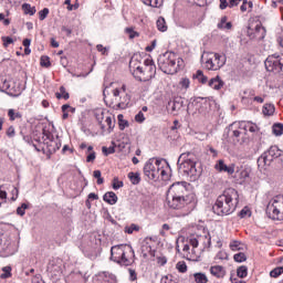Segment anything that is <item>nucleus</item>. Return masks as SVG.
Wrapping results in <instances>:
<instances>
[{
  "label": "nucleus",
  "mask_w": 283,
  "mask_h": 283,
  "mask_svg": "<svg viewBox=\"0 0 283 283\" xmlns=\"http://www.w3.org/2000/svg\"><path fill=\"white\" fill-rule=\"evenodd\" d=\"M208 85L209 87L218 92L224 87V81H222L220 75H217L216 77H212L211 80H209Z\"/></svg>",
  "instance_id": "21"
},
{
  "label": "nucleus",
  "mask_w": 283,
  "mask_h": 283,
  "mask_svg": "<svg viewBox=\"0 0 283 283\" xmlns=\"http://www.w3.org/2000/svg\"><path fill=\"white\" fill-rule=\"evenodd\" d=\"M244 134H247V133L241 128L234 129L232 132V135H233L234 138H240V136H244Z\"/></svg>",
  "instance_id": "57"
},
{
  "label": "nucleus",
  "mask_w": 283,
  "mask_h": 283,
  "mask_svg": "<svg viewBox=\"0 0 283 283\" xmlns=\"http://www.w3.org/2000/svg\"><path fill=\"white\" fill-rule=\"evenodd\" d=\"M39 19L40 21H45V19H48V15L50 14V9L44 8L41 11H39Z\"/></svg>",
  "instance_id": "45"
},
{
  "label": "nucleus",
  "mask_w": 283,
  "mask_h": 283,
  "mask_svg": "<svg viewBox=\"0 0 283 283\" xmlns=\"http://www.w3.org/2000/svg\"><path fill=\"white\" fill-rule=\"evenodd\" d=\"M182 59L174 52H166L158 57V67L164 74H176L180 70Z\"/></svg>",
  "instance_id": "6"
},
{
  "label": "nucleus",
  "mask_w": 283,
  "mask_h": 283,
  "mask_svg": "<svg viewBox=\"0 0 283 283\" xmlns=\"http://www.w3.org/2000/svg\"><path fill=\"white\" fill-rule=\"evenodd\" d=\"M55 97L57 101H61V98H64V101H67L70 98V93L65 90V86L60 87V93H55Z\"/></svg>",
  "instance_id": "31"
},
{
  "label": "nucleus",
  "mask_w": 283,
  "mask_h": 283,
  "mask_svg": "<svg viewBox=\"0 0 283 283\" xmlns=\"http://www.w3.org/2000/svg\"><path fill=\"white\" fill-rule=\"evenodd\" d=\"M113 96L115 98L114 109H127L129 103H132V96L127 92H118V88L113 90Z\"/></svg>",
  "instance_id": "13"
},
{
  "label": "nucleus",
  "mask_w": 283,
  "mask_h": 283,
  "mask_svg": "<svg viewBox=\"0 0 283 283\" xmlns=\"http://www.w3.org/2000/svg\"><path fill=\"white\" fill-rule=\"evenodd\" d=\"M139 227L136 226V224H132L130 227L128 228H125V233H128V234H132L134 233L135 231H139Z\"/></svg>",
  "instance_id": "53"
},
{
  "label": "nucleus",
  "mask_w": 283,
  "mask_h": 283,
  "mask_svg": "<svg viewBox=\"0 0 283 283\" xmlns=\"http://www.w3.org/2000/svg\"><path fill=\"white\" fill-rule=\"evenodd\" d=\"M145 6L150 8H163V0H142Z\"/></svg>",
  "instance_id": "32"
},
{
  "label": "nucleus",
  "mask_w": 283,
  "mask_h": 283,
  "mask_svg": "<svg viewBox=\"0 0 283 283\" xmlns=\"http://www.w3.org/2000/svg\"><path fill=\"white\" fill-rule=\"evenodd\" d=\"M210 274L218 280H222L227 275V270L222 265H212L209 269Z\"/></svg>",
  "instance_id": "19"
},
{
  "label": "nucleus",
  "mask_w": 283,
  "mask_h": 283,
  "mask_svg": "<svg viewBox=\"0 0 283 283\" xmlns=\"http://www.w3.org/2000/svg\"><path fill=\"white\" fill-rule=\"evenodd\" d=\"M216 169L217 171H224L229 176H233L235 174V164L227 166V164H224V160L220 159L216 164Z\"/></svg>",
  "instance_id": "16"
},
{
  "label": "nucleus",
  "mask_w": 283,
  "mask_h": 283,
  "mask_svg": "<svg viewBox=\"0 0 283 283\" xmlns=\"http://www.w3.org/2000/svg\"><path fill=\"white\" fill-rule=\"evenodd\" d=\"M2 41L4 48H8V45H12V43H14V40L10 36H2Z\"/></svg>",
  "instance_id": "54"
},
{
  "label": "nucleus",
  "mask_w": 283,
  "mask_h": 283,
  "mask_svg": "<svg viewBox=\"0 0 283 283\" xmlns=\"http://www.w3.org/2000/svg\"><path fill=\"white\" fill-rule=\"evenodd\" d=\"M12 242L6 238L3 233L0 232V258H10L13 255Z\"/></svg>",
  "instance_id": "14"
},
{
  "label": "nucleus",
  "mask_w": 283,
  "mask_h": 283,
  "mask_svg": "<svg viewBox=\"0 0 283 283\" xmlns=\"http://www.w3.org/2000/svg\"><path fill=\"white\" fill-rule=\"evenodd\" d=\"M242 3V0H229V8H235Z\"/></svg>",
  "instance_id": "62"
},
{
  "label": "nucleus",
  "mask_w": 283,
  "mask_h": 283,
  "mask_svg": "<svg viewBox=\"0 0 283 283\" xmlns=\"http://www.w3.org/2000/svg\"><path fill=\"white\" fill-rule=\"evenodd\" d=\"M227 20H228L227 15L222 17L220 22L217 24V28L219 30H231L233 24H231V22H227Z\"/></svg>",
  "instance_id": "26"
},
{
  "label": "nucleus",
  "mask_w": 283,
  "mask_h": 283,
  "mask_svg": "<svg viewBox=\"0 0 283 283\" xmlns=\"http://www.w3.org/2000/svg\"><path fill=\"white\" fill-rule=\"evenodd\" d=\"M46 147L51 154H54L55 151H59V149H61V144L54 140H50V143H46Z\"/></svg>",
  "instance_id": "30"
},
{
  "label": "nucleus",
  "mask_w": 283,
  "mask_h": 283,
  "mask_svg": "<svg viewBox=\"0 0 283 283\" xmlns=\"http://www.w3.org/2000/svg\"><path fill=\"white\" fill-rule=\"evenodd\" d=\"M8 116L10 118V120H17V118H21V113L14 112V109L10 108L8 111Z\"/></svg>",
  "instance_id": "42"
},
{
  "label": "nucleus",
  "mask_w": 283,
  "mask_h": 283,
  "mask_svg": "<svg viewBox=\"0 0 283 283\" xmlns=\"http://www.w3.org/2000/svg\"><path fill=\"white\" fill-rule=\"evenodd\" d=\"M234 262H247V254L239 252L233 256Z\"/></svg>",
  "instance_id": "46"
},
{
  "label": "nucleus",
  "mask_w": 283,
  "mask_h": 283,
  "mask_svg": "<svg viewBox=\"0 0 283 283\" xmlns=\"http://www.w3.org/2000/svg\"><path fill=\"white\" fill-rule=\"evenodd\" d=\"M166 160L163 159H149L144 166V175L148 177V180H158V178H165L167 171L165 170Z\"/></svg>",
  "instance_id": "7"
},
{
  "label": "nucleus",
  "mask_w": 283,
  "mask_h": 283,
  "mask_svg": "<svg viewBox=\"0 0 283 283\" xmlns=\"http://www.w3.org/2000/svg\"><path fill=\"white\" fill-rule=\"evenodd\" d=\"M191 185L187 181H177L172 184L167 191V205L169 209L191 213L198 205L196 193L191 192Z\"/></svg>",
  "instance_id": "1"
},
{
  "label": "nucleus",
  "mask_w": 283,
  "mask_h": 283,
  "mask_svg": "<svg viewBox=\"0 0 283 283\" xmlns=\"http://www.w3.org/2000/svg\"><path fill=\"white\" fill-rule=\"evenodd\" d=\"M262 113L264 116H273L275 114V106L273 104H264Z\"/></svg>",
  "instance_id": "29"
},
{
  "label": "nucleus",
  "mask_w": 283,
  "mask_h": 283,
  "mask_svg": "<svg viewBox=\"0 0 283 283\" xmlns=\"http://www.w3.org/2000/svg\"><path fill=\"white\" fill-rule=\"evenodd\" d=\"M161 231H160V235L165 237L166 235V232L165 231H169V229H171V227H169L168 223H164L163 227H161Z\"/></svg>",
  "instance_id": "63"
},
{
  "label": "nucleus",
  "mask_w": 283,
  "mask_h": 283,
  "mask_svg": "<svg viewBox=\"0 0 283 283\" xmlns=\"http://www.w3.org/2000/svg\"><path fill=\"white\" fill-rule=\"evenodd\" d=\"M240 195L238 193V190L228 188L217 198L212 206V211L217 216H231V213L238 209Z\"/></svg>",
  "instance_id": "2"
},
{
  "label": "nucleus",
  "mask_w": 283,
  "mask_h": 283,
  "mask_svg": "<svg viewBox=\"0 0 283 283\" xmlns=\"http://www.w3.org/2000/svg\"><path fill=\"white\" fill-rule=\"evenodd\" d=\"M182 105H185L182 98H175L172 102H168V109H170L172 116H178V113L182 109Z\"/></svg>",
  "instance_id": "18"
},
{
  "label": "nucleus",
  "mask_w": 283,
  "mask_h": 283,
  "mask_svg": "<svg viewBox=\"0 0 283 283\" xmlns=\"http://www.w3.org/2000/svg\"><path fill=\"white\" fill-rule=\"evenodd\" d=\"M103 200L107 205H116L118 202V196L114 191H108L103 196Z\"/></svg>",
  "instance_id": "24"
},
{
  "label": "nucleus",
  "mask_w": 283,
  "mask_h": 283,
  "mask_svg": "<svg viewBox=\"0 0 283 283\" xmlns=\"http://www.w3.org/2000/svg\"><path fill=\"white\" fill-rule=\"evenodd\" d=\"M128 273L130 282H136V280H138V274H136V270L129 269Z\"/></svg>",
  "instance_id": "55"
},
{
  "label": "nucleus",
  "mask_w": 283,
  "mask_h": 283,
  "mask_svg": "<svg viewBox=\"0 0 283 283\" xmlns=\"http://www.w3.org/2000/svg\"><path fill=\"white\" fill-rule=\"evenodd\" d=\"M240 218H251V210H249V208H243L240 213H239Z\"/></svg>",
  "instance_id": "52"
},
{
  "label": "nucleus",
  "mask_w": 283,
  "mask_h": 283,
  "mask_svg": "<svg viewBox=\"0 0 283 283\" xmlns=\"http://www.w3.org/2000/svg\"><path fill=\"white\" fill-rule=\"evenodd\" d=\"M111 260L119 266H132L136 262L134 248L128 244L114 245L111 249Z\"/></svg>",
  "instance_id": "5"
},
{
  "label": "nucleus",
  "mask_w": 283,
  "mask_h": 283,
  "mask_svg": "<svg viewBox=\"0 0 283 283\" xmlns=\"http://www.w3.org/2000/svg\"><path fill=\"white\" fill-rule=\"evenodd\" d=\"M1 280H8L12 277V266L7 265L2 268V274L0 275Z\"/></svg>",
  "instance_id": "33"
},
{
  "label": "nucleus",
  "mask_w": 283,
  "mask_h": 283,
  "mask_svg": "<svg viewBox=\"0 0 283 283\" xmlns=\"http://www.w3.org/2000/svg\"><path fill=\"white\" fill-rule=\"evenodd\" d=\"M272 132L274 136H282L283 134V124L282 123H276L272 126Z\"/></svg>",
  "instance_id": "36"
},
{
  "label": "nucleus",
  "mask_w": 283,
  "mask_h": 283,
  "mask_svg": "<svg viewBox=\"0 0 283 283\" xmlns=\"http://www.w3.org/2000/svg\"><path fill=\"white\" fill-rule=\"evenodd\" d=\"M125 32L128 34L129 39H136V36H140V34L134 31V28H126Z\"/></svg>",
  "instance_id": "48"
},
{
  "label": "nucleus",
  "mask_w": 283,
  "mask_h": 283,
  "mask_svg": "<svg viewBox=\"0 0 283 283\" xmlns=\"http://www.w3.org/2000/svg\"><path fill=\"white\" fill-rule=\"evenodd\" d=\"M237 275L238 277H247V275H249V269L244 265L240 266L238 270H237Z\"/></svg>",
  "instance_id": "39"
},
{
  "label": "nucleus",
  "mask_w": 283,
  "mask_h": 283,
  "mask_svg": "<svg viewBox=\"0 0 283 283\" xmlns=\"http://www.w3.org/2000/svg\"><path fill=\"white\" fill-rule=\"evenodd\" d=\"M265 70L268 72H273L274 74L283 73V54L274 53L269 55L264 62Z\"/></svg>",
  "instance_id": "10"
},
{
  "label": "nucleus",
  "mask_w": 283,
  "mask_h": 283,
  "mask_svg": "<svg viewBox=\"0 0 283 283\" xmlns=\"http://www.w3.org/2000/svg\"><path fill=\"white\" fill-rule=\"evenodd\" d=\"M157 29L159 30V32H167V22L165 21V18L159 17L157 19Z\"/></svg>",
  "instance_id": "34"
},
{
  "label": "nucleus",
  "mask_w": 283,
  "mask_h": 283,
  "mask_svg": "<svg viewBox=\"0 0 283 283\" xmlns=\"http://www.w3.org/2000/svg\"><path fill=\"white\" fill-rule=\"evenodd\" d=\"M282 156V150L277 146H272L265 153H263L258 159L259 167H269L273 163L274 158H280Z\"/></svg>",
  "instance_id": "12"
},
{
  "label": "nucleus",
  "mask_w": 283,
  "mask_h": 283,
  "mask_svg": "<svg viewBox=\"0 0 283 283\" xmlns=\"http://www.w3.org/2000/svg\"><path fill=\"white\" fill-rule=\"evenodd\" d=\"M95 118L102 129V132H108V134H112L114 130V127L116 125V120L114 119V116L109 114V112L99 108L95 111Z\"/></svg>",
  "instance_id": "8"
},
{
  "label": "nucleus",
  "mask_w": 283,
  "mask_h": 283,
  "mask_svg": "<svg viewBox=\"0 0 283 283\" xmlns=\"http://www.w3.org/2000/svg\"><path fill=\"white\" fill-rule=\"evenodd\" d=\"M160 283H176V281L171 279V275H166L161 277Z\"/></svg>",
  "instance_id": "60"
},
{
  "label": "nucleus",
  "mask_w": 283,
  "mask_h": 283,
  "mask_svg": "<svg viewBox=\"0 0 283 283\" xmlns=\"http://www.w3.org/2000/svg\"><path fill=\"white\" fill-rule=\"evenodd\" d=\"M40 65L42 67H50L52 65V63L50 62V57L48 55L41 56Z\"/></svg>",
  "instance_id": "43"
},
{
  "label": "nucleus",
  "mask_w": 283,
  "mask_h": 283,
  "mask_svg": "<svg viewBox=\"0 0 283 283\" xmlns=\"http://www.w3.org/2000/svg\"><path fill=\"white\" fill-rule=\"evenodd\" d=\"M22 10L24 14H29L30 17H34V14H36V7H32L30 3H23Z\"/></svg>",
  "instance_id": "27"
},
{
  "label": "nucleus",
  "mask_w": 283,
  "mask_h": 283,
  "mask_svg": "<svg viewBox=\"0 0 283 283\" xmlns=\"http://www.w3.org/2000/svg\"><path fill=\"white\" fill-rule=\"evenodd\" d=\"M15 132H14V126H10L8 129H7V136H9V138H13Z\"/></svg>",
  "instance_id": "64"
},
{
  "label": "nucleus",
  "mask_w": 283,
  "mask_h": 283,
  "mask_svg": "<svg viewBox=\"0 0 283 283\" xmlns=\"http://www.w3.org/2000/svg\"><path fill=\"white\" fill-rule=\"evenodd\" d=\"M176 269L179 271V273H187V263L185 261H179Z\"/></svg>",
  "instance_id": "44"
},
{
  "label": "nucleus",
  "mask_w": 283,
  "mask_h": 283,
  "mask_svg": "<svg viewBox=\"0 0 283 283\" xmlns=\"http://www.w3.org/2000/svg\"><path fill=\"white\" fill-rule=\"evenodd\" d=\"M264 36H266V29L262 27V23L256 24L254 30V39H256V41H262Z\"/></svg>",
  "instance_id": "23"
},
{
  "label": "nucleus",
  "mask_w": 283,
  "mask_h": 283,
  "mask_svg": "<svg viewBox=\"0 0 283 283\" xmlns=\"http://www.w3.org/2000/svg\"><path fill=\"white\" fill-rule=\"evenodd\" d=\"M48 272L52 275V277H61L63 273L62 263L59 260H52L48 264Z\"/></svg>",
  "instance_id": "15"
},
{
  "label": "nucleus",
  "mask_w": 283,
  "mask_h": 283,
  "mask_svg": "<svg viewBox=\"0 0 283 283\" xmlns=\"http://www.w3.org/2000/svg\"><path fill=\"white\" fill-rule=\"evenodd\" d=\"M7 90H9L8 91L9 96H12L13 98L21 96V88L14 90V88H10V85H8Z\"/></svg>",
  "instance_id": "40"
},
{
  "label": "nucleus",
  "mask_w": 283,
  "mask_h": 283,
  "mask_svg": "<svg viewBox=\"0 0 283 283\" xmlns=\"http://www.w3.org/2000/svg\"><path fill=\"white\" fill-rule=\"evenodd\" d=\"M136 123H145V114H143V111H140L136 116H135Z\"/></svg>",
  "instance_id": "58"
},
{
  "label": "nucleus",
  "mask_w": 283,
  "mask_h": 283,
  "mask_svg": "<svg viewBox=\"0 0 283 283\" xmlns=\"http://www.w3.org/2000/svg\"><path fill=\"white\" fill-rule=\"evenodd\" d=\"M231 251H242L244 249V244L240 241H232L230 242Z\"/></svg>",
  "instance_id": "37"
},
{
  "label": "nucleus",
  "mask_w": 283,
  "mask_h": 283,
  "mask_svg": "<svg viewBox=\"0 0 283 283\" xmlns=\"http://www.w3.org/2000/svg\"><path fill=\"white\" fill-rule=\"evenodd\" d=\"M266 213L271 220H283V195H277L270 200Z\"/></svg>",
  "instance_id": "9"
},
{
  "label": "nucleus",
  "mask_w": 283,
  "mask_h": 283,
  "mask_svg": "<svg viewBox=\"0 0 283 283\" xmlns=\"http://www.w3.org/2000/svg\"><path fill=\"white\" fill-rule=\"evenodd\" d=\"M94 160H96V153L92 151L87 155L86 163H94Z\"/></svg>",
  "instance_id": "59"
},
{
  "label": "nucleus",
  "mask_w": 283,
  "mask_h": 283,
  "mask_svg": "<svg viewBox=\"0 0 283 283\" xmlns=\"http://www.w3.org/2000/svg\"><path fill=\"white\" fill-rule=\"evenodd\" d=\"M129 69L133 72V76H135L137 81L144 83L151 81V78L156 76V64L151 57L146 59L144 61V66H142L138 57L133 56L129 62Z\"/></svg>",
  "instance_id": "3"
},
{
  "label": "nucleus",
  "mask_w": 283,
  "mask_h": 283,
  "mask_svg": "<svg viewBox=\"0 0 283 283\" xmlns=\"http://www.w3.org/2000/svg\"><path fill=\"white\" fill-rule=\"evenodd\" d=\"M219 1H220V4H219L220 10H227V8H229V1L227 0H219Z\"/></svg>",
  "instance_id": "61"
},
{
  "label": "nucleus",
  "mask_w": 283,
  "mask_h": 283,
  "mask_svg": "<svg viewBox=\"0 0 283 283\" xmlns=\"http://www.w3.org/2000/svg\"><path fill=\"white\" fill-rule=\"evenodd\" d=\"M178 169L184 176H188L191 180L199 178L202 174V168L198 167V158L193 153H182L178 158Z\"/></svg>",
  "instance_id": "4"
},
{
  "label": "nucleus",
  "mask_w": 283,
  "mask_h": 283,
  "mask_svg": "<svg viewBox=\"0 0 283 283\" xmlns=\"http://www.w3.org/2000/svg\"><path fill=\"white\" fill-rule=\"evenodd\" d=\"M227 63V56L220 53H212L207 57L205 62L206 70H210L211 72H217L221 67H224Z\"/></svg>",
  "instance_id": "11"
},
{
  "label": "nucleus",
  "mask_w": 283,
  "mask_h": 283,
  "mask_svg": "<svg viewBox=\"0 0 283 283\" xmlns=\"http://www.w3.org/2000/svg\"><path fill=\"white\" fill-rule=\"evenodd\" d=\"M249 176H250L249 169H247V168H238L235 170V168H234V178L240 184L245 182V180L249 178Z\"/></svg>",
  "instance_id": "20"
},
{
  "label": "nucleus",
  "mask_w": 283,
  "mask_h": 283,
  "mask_svg": "<svg viewBox=\"0 0 283 283\" xmlns=\"http://www.w3.org/2000/svg\"><path fill=\"white\" fill-rule=\"evenodd\" d=\"M114 151H116L115 149H114V147H103L102 148V153L104 154V156H109V154H114Z\"/></svg>",
  "instance_id": "56"
},
{
  "label": "nucleus",
  "mask_w": 283,
  "mask_h": 283,
  "mask_svg": "<svg viewBox=\"0 0 283 283\" xmlns=\"http://www.w3.org/2000/svg\"><path fill=\"white\" fill-rule=\"evenodd\" d=\"M191 85V81L188 77H181L179 81V87L181 90H187L188 87H190Z\"/></svg>",
  "instance_id": "38"
},
{
  "label": "nucleus",
  "mask_w": 283,
  "mask_h": 283,
  "mask_svg": "<svg viewBox=\"0 0 283 283\" xmlns=\"http://www.w3.org/2000/svg\"><path fill=\"white\" fill-rule=\"evenodd\" d=\"M93 176L94 178H96L97 185H103V182H105V179H103L102 177L101 170H94Z\"/></svg>",
  "instance_id": "49"
},
{
  "label": "nucleus",
  "mask_w": 283,
  "mask_h": 283,
  "mask_svg": "<svg viewBox=\"0 0 283 283\" xmlns=\"http://www.w3.org/2000/svg\"><path fill=\"white\" fill-rule=\"evenodd\" d=\"M123 181L118 180V178L115 177L113 179V189H115V191L123 188Z\"/></svg>",
  "instance_id": "51"
},
{
  "label": "nucleus",
  "mask_w": 283,
  "mask_h": 283,
  "mask_svg": "<svg viewBox=\"0 0 283 283\" xmlns=\"http://www.w3.org/2000/svg\"><path fill=\"white\" fill-rule=\"evenodd\" d=\"M200 242H203L205 247H211V237L203 235L189 239V244L192 247V249H198V244H200Z\"/></svg>",
  "instance_id": "17"
},
{
  "label": "nucleus",
  "mask_w": 283,
  "mask_h": 283,
  "mask_svg": "<svg viewBox=\"0 0 283 283\" xmlns=\"http://www.w3.org/2000/svg\"><path fill=\"white\" fill-rule=\"evenodd\" d=\"M282 273H283V266L275 268L270 272V277H280Z\"/></svg>",
  "instance_id": "41"
},
{
  "label": "nucleus",
  "mask_w": 283,
  "mask_h": 283,
  "mask_svg": "<svg viewBox=\"0 0 283 283\" xmlns=\"http://www.w3.org/2000/svg\"><path fill=\"white\" fill-rule=\"evenodd\" d=\"M239 129H242L243 132H251L252 134H255L258 132V125L251 123V122H241L237 124Z\"/></svg>",
  "instance_id": "22"
},
{
  "label": "nucleus",
  "mask_w": 283,
  "mask_h": 283,
  "mask_svg": "<svg viewBox=\"0 0 283 283\" xmlns=\"http://www.w3.org/2000/svg\"><path fill=\"white\" fill-rule=\"evenodd\" d=\"M193 280L196 283H208L209 282V277H207V274H205L202 272L195 273Z\"/></svg>",
  "instance_id": "28"
},
{
  "label": "nucleus",
  "mask_w": 283,
  "mask_h": 283,
  "mask_svg": "<svg viewBox=\"0 0 283 283\" xmlns=\"http://www.w3.org/2000/svg\"><path fill=\"white\" fill-rule=\"evenodd\" d=\"M192 78L195 81H198V83H201V85H207L209 83V77L205 75V73L201 70H198L193 75Z\"/></svg>",
  "instance_id": "25"
},
{
  "label": "nucleus",
  "mask_w": 283,
  "mask_h": 283,
  "mask_svg": "<svg viewBox=\"0 0 283 283\" xmlns=\"http://www.w3.org/2000/svg\"><path fill=\"white\" fill-rule=\"evenodd\" d=\"M96 50H97V52H101V54H103V56H107V54H109V48L103 46V44H97Z\"/></svg>",
  "instance_id": "47"
},
{
  "label": "nucleus",
  "mask_w": 283,
  "mask_h": 283,
  "mask_svg": "<svg viewBox=\"0 0 283 283\" xmlns=\"http://www.w3.org/2000/svg\"><path fill=\"white\" fill-rule=\"evenodd\" d=\"M128 179L130 180L132 185H140V174L139 172H129Z\"/></svg>",
  "instance_id": "35"
},
{
  "label": "nucleus",
  "mask_w": 283,
  "mask_h": 283,
  "mask_svg": "<svg viewBox=\"0 0 283 283\" xmlns=\"http://www.w3.org/2000/svg\"><path fill=\"white\" fill-rule=\"evenodd\" d=\"M25 209H28V203H22L21 207L17 208V214L18 216H25Z\"/></svg>",
  "instance_id": "50"
}]
</instances>
